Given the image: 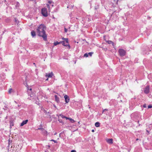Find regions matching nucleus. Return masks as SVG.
I'll return each mask as SVG.
<instances>
[{
    "mask_svg": "<svg viewBox=\"0 0 152 152\" xmlns=\"http://www.w3.org/2000/svg\"><path fill=\"white\" fill-rule=\"evenodd\" d=\"M46 29V27L43 24L40 25L37 29V32L38 33V35L42 37L45 41H46L47 40V35L45 31Z\"/></svg>",
    "mask_w": 152,
    "mask_h": 152,
    "instance_id": "nucleus-1",
    "label": "nucleus"
},
{
    "mask_svg": "<svg viewBox=\"0 0 152 152\" xmlns=\"http://www.w3.org/2000/svg\"><path fill=\"white\" fill-rule=\"evenodd\" d=\"M62 39H63V41L61 42L63 45L65 46H68V48L70 49V46L69 43L68 39L67 38H63Z\"/></svg>",
    "mask_w": 152,
    "mask_h": 152,
    "instance_id": "nucleus-2",
    "label": "nucleus"
},
{
    "mask_svg": "<svg viewBox=\"0 0 152 152\" xmlns=\"http://www.w3.org/2000/svg\"><path fill=\"white\" fill-rule=\"evenodd\" d=\"M47 7L48 8V10L49 12L50 11V7H53L54 6V3L52 2V1H48V3L47 4Z\"/></svg>",
    "mask_w": 152,
    "mask_h": 152,
    "instance_id": "nucleus-3",
    "label": "nucleus"
},
{
    "mask_svg": "<svg viewBox=\"0 0 152 152\" xmlns=\"http://www.w3.org/2000/svg\"><path fill=\"white\" fill-rule=\"evenodd\" d=\"M41 13L42 15L45 17H46L48 15V11L46 8H44L42 9L41 10Z\"/></svg>",
    "mask_w": 152,
    "mask_h": 152,
    "instance_id": "nucleus-4",
    "label": "nucleus"
},
{
    "mask_svg": "<svg viewBox=\"0 0 152 152\" xmlns=\"http://www.w3.org/2000/svg\"><path fill=\"white\" fill-rule=\"evenodd\" d=\"M118 52L120 55L121 56H124L126 53V51L122 49H119L118 50Z\"/></svg>",
    "mask_w": 152,
    "mask_h": 152,
    "instance_id": "nucleus-5",
    "label": "nucleus"
},
{
    "mask_svg": "<svg viewBox=\"0 0 152 152\" xmlns=\"http://www.w3.org/2000/svg\"><path fill=\"white\" fill-rule=\"evenodd\" d=\"M144 92L146 94H148L150 91V88L149 86H146L144 89Z\"/></svg>",
    "mask_w": 152,
    "mask_h": 152,
    "instance_id": "nucleus-6",
    "label": "nucleus"
},
{
    "mask_svg": "<svg viewBox=\"0 0 152 152\" xmlns=\"http://www.w3.org/2000/svg\"><path fill=\"white\" fill-rule=\"evenodd\" d=\"M65 101L66 103L69 102V97L67 95H65L64 96Z\"/></svg>",
    "mask_w": 152,
    "mask_h": 152,
    "instance_id": "nucleus-7",
    "label": "nucleus"
},
{
    "mask_svg": "<svg viewBox=\"0 0 152 152\" xmlns=\"http://www.w3.org/2000/svg\"><path fill=\"white\" fill-rule=\"evenodd\" d=\"M30 93L29 94H28V95L30 96L31 97L30 99H33L36 98V96L34 95V93Z\"/></svg>",
    "mask_w": 152,
    "mask_h": 152,
    "instance_id": "nucleus-8",
    "label": "nucleus"
},
{
    "mask_svg": "<svg viewBox=\"0 0 152 152\" xmlns=\"http://www.w3.org/2000/svg\"><path fill=\"white\" fill-rule=\"evenodd\" d=\"M106 141L108 143L112 144L113 143V139L112 138L107 139L106 140Z\"/></svg>",
    "mask_w": 152,
    "mask_h": 152,
    "instance_id": "nucleus-9",
    "label": "nucleus"
},
{
    "mask_svg": "<svg viewBox=\"0 0 152 152\" xmlns=\"http://www.w3.org/2000/svg\"><path fill=\"white\" fill-rule=\"evenodd\" d=\"M28 121V120H26L25 121H23V122L20 124V126H23L24 125L26 124Z\"/></svg>",
    "mask_w": 152,
    "mask_h": 152,
    "instance_id": "nucleus-10",
    "label": "nucleus"
},
{
    "mask_svg": "<svg viewBox=\"0 0 152 152\" xmlns=\"http://www.w3.org/2000/svg\"><path fill=\"white\" fill-rule=\"evenodd\" d=\"M55 101L57 103H58L59 102V98L56 95L55 96Z\"/></svg>",
    "mask_w": 152,
    "mask_h": 152,
    "instance_id": "nucleus-11",
    "label": "nucleus"
},
{
    "mask_svg": "<svg viewBox=\"0 0 152 152\" xmlns=\"http://www.w3.org/2000/svg\"><path fill=\"white\" fill-rule=\"evenodd\" d=\"M31 34L33 37H35L36 35L35 32L34 31H31Z\"/></svg>",
    "mask_w": 152,
    "mask_h": 152,
    "instance_id": "nucleus-12",
    "label": "nucleus"
},
{
    "mask_svg": "<svg viewBox=\"0 0 152 152\" xmlns=\"http://www.w3.org/2000/svg\"><path fill=\"white\" fill-rule=\"evenodd\" d=\"M27 92L28 94H29L30 93H31L32 92V89L31 88H29L28 87H27Z\"/></svg>",
    "mask_w": 152,
    "mask_h": 152,
    "instance_id": "nucleus-13",
    "label": "nucleus"
},
{
    "mask_svg": "<svg viewBox=\"0 0 152 152\" xmlns=\"http://www.w3.org/2000/svg\"><path fill=\"white\" fill-rule=\"evenodd\" d=\"M53 73L52 72L48 73L47 75V76L49 77H52L53 76Z\"/></svg>",
    "mask_w": 152,
    "mask_h": 152,
    "instance_id": "nucleus-14",
    "label": "nucleus"
},
{
    "mask_svg": "<svg viewBox=\"0 0 152 152\" xmlns=\"http://www.w3.org/2000/svg\"><path fill=\"white\" fill-rule=\"evenodd\" d=\"M62 43V42L60 41V42H55L54 43V45L56 46L59 44H60Z\"/></svg>",
    "mask_w": 152,
    "mask_h": 152,
    "instance_id": "nucleus-15",
    "label": "nucleus"
},
{
    "mask_svg": "<svg viewBox=\"0 0 152 152\" xmlns=\"http://www.w3.org/2000/svg\"><path fill=\"white\" fill-rule=\"evenodd\" d=\"M100 123L99 122H97L95 123V125L96 127H99L100 126Z\"/></svg>",
    "mask_w": 152,
    "mask_h": 152,
    "instance_id": "nucleus-16",
    "label": "nucleus"
},
{
    "mask_svg": "<svg viewBox=\"0 0 152 152\" xmlns=\"http://www.w3.org/2000/svg\"><path fill=\"white\" fill-rule=\"evenodd\" d=\"M67 119H69L72 123H73L75 122L74 121L73 119L69 118H67Z\"/></svg>",
    "mask_w": 152,
    "mask_h": 152,
    "instance_id": "nucleus-17",
    "label": "nucleus"
},
{
    "mask_svg": "<svg viewBox=\"0 0 152 152\" xmlns=\"http://www.w3.org/2000/svg\"><path fill=\"white\" fill-rule=\"evenodd\" d=\"M20 5V4L19 2H17L15 5V7L16 9L19 7Z\"/></svg>",
    "mask_w": 152,
    "mask_h": 152,
    "instance_id": "nucleus-18",
    "label": "nucleus"
},
{
    "mask_svg": "<svg viewBox=\"0 0 152 152\" xmlns=\"http://www.w3.org/2000/svg\"><path fill=\"white\" fill-rule=\"evenodd\" d=\"M107 42L109 44H112L113 45L114 43L111 41L108 40L107 41Z\"/></svg>",
    "mask_w": 152,
    "mask_h": 152,
    "instance_id": "nucleus-19",
    "label": "nucleus"
},
{
    "mask_svg": "<svg viewBox=\"0 0 152 152\" xmlns=\"http://www.w3.org/2000/svg\"><path fill=\"white\" fill-rule=\"evenodd\" d=\"M60 116H61V117L62 118H66V119H67V117L63 115H60Z\"/></svg>",
    "mask_w": 152,
    "mask_h": 152,
    "instance_id": "nucleus-20",
    "label": "nucleus"
},
{
    "mask_svg": "<svg viewBox=\"0 0 152 152\" xmlns=\"http://www.w3.org/2000/svg\"><path fill=\"white\" fill-rule=\"evenodd\" d=\"M13 91V90H12V88H10L9 90V93L10 94Z\"/></svg>",
    "mask_w": 152,
    "mask_h": 152,
    "instance_id": "nucleus-21",
    "label": "nucleus"
},
{
    "mask_svg": "<svg viewBox=\"0 0 152 152\" xmlns=\"http://www.w3.org/2000/svg\"><path fill=\"white\" fill-rule=\"evenodd\" d=\"M88 53H85L84 55V57H87L88 56Z\"/></svg>",
    "mask_w": 152,
    "mask_h": 152,
    "instance_id": "nucleus-22",
    "label": "nucleus"
},
{
    "mask_svg": "<svg viewBox=\"0 0 152 152\" xmlns=\"http://www.w3.org/2000/svg\"><path fill=\"white\" fill-rule=\"evenodd\" d=\"M88 53V56L89 55L90 56H91L92 55V54L93 53V52H89Z\"/></svg>",
    "mask_w": 152,
    "mask_h": 152,
    "instance_id": "nucleus-23",
    "label": "nucleus"
},
{
    "mask_svg": "<svg viewBox=\"0 0 152 152\" xmlns=\"http://www.w3.org/2000/svg\"><path fill=\"white\" fill-rule=\"evenodd\" d=\"M15 21L17 23H19L18 21L17 20V19L16 18H15Z\"/></svg>",
    "mask_w": 152,
    "mask_h": 152,
    "instance_id": "nucleus-24",
    "label": "nucleus"
},
{
    "mask_svg": "<svg viewBox=\"0 0 152 152\" xmlns=\"http://www.w3.org/2000/svg\"><path fill=\"white\" fill-rule=\"evenodd\" d=\"M148 108H152V106L151 105H149L148 106Z\"/></svg>",
    "mask_w": 152,
    "mask_h": 152,
    "instance_id": "nucleus-25",
    "label": "nucleus"
},
{
    "mask_svg": "<svg viewBox=\"0 0 152 152\" xmlns=\"http://www.w3.org/2000/svg\"><path fill=\"white\" fill-rule=\"evenodd\" d=\"M51 141H53L55 143H57V141L56 140H51Z\"/></svg>",
    "mask_w": 152,
    "mask_h": 152,
    "instance_id": "nucleus-26",
    "label": "nucleus"
},
{
    "mask_svg": "<svg viewBox=\"0 0 152 152\" xmlns=\"http://www.w3.org/2000/svg\"><path fill=\"white\" fill-rule=\"evenodd\" d=\"M146 131H147V132L148 133L146 134H147V135H148L150 134L148 130H146Z\"/></svg>",
    "mask_w": 152,
    "mask_h": 152,
    "instance_id": "nucleus-27",
    "label": "nucleus"
},
{
    "mask_svg": "<svg viewBox=\"0 0 152 152\" xmlns=\"http://www.w3.org/2000/svg\"><path fill=\"white\" fill-rule=\"evenodd\" d=\"M67 29L66 28H64V31L66 33L67 32Z\"/></svg>",
    "mask_w": 152,
    "mask_h": 152,
    "instance_id": "nucleus-28",
    "label": "nucleus"
},
{
    "mask_svg": "<svg viewBox=\"0 0 152 152\" xmlns=\"http://www.w3.org/2000/svg\"><path fill=\"white\" fill-rule=\"evenodd\" d=\"M143 107H144V108H146V105L145 104H144L143 105Z\"/></svg>",
    "mask_w": 152,
    "mask_h": 152,
    "instance_id": "nucleus-29",
    "label": "nucleus"
},
{
    "mask_svg": "<svg viewBox=\"0 0 152 152\" xmlns=\"http://www.w3.org/2000/svg\"><path fill=\"white\" fill-rule=\"evenodd\" d=\"M107 111V109H104L103 110L102 113H103L105 111Z\"/></svg>",
    "mask_w": 152,
    "mask_h": 152,
    "instance_id": "nucleus-30",
    "label": "nucleus"
},
{
    "mask_svg": "<svg viewBox=\"0 0 152 152\" xmlns=\"http://www.w3.org/2000/svg\"><path fill=\"white\" fill-rule=\"evenodd\" d=\"M71 152H76V151L75 150H73Z\"/></svg>",
    "mask_w": 152,
    "mask_h": 152,
    "instance_id": "nucleus-31",
    "label": "nucleus"
},
{
    "mask_svg": "<svg viewBox=\"0 0 152 152\" xmlns=\"http://www.w3.org/2000/svg\"><path fill=\"white\" fill-rule=\"evenodd\" d=\"M91 131L92 132H94V130L93 129V130H92Z\"/></svg>",
    "mask_w": 152,
    "mask_h": 152,
    "instance_id": "nucleus-32",
    "label": "nucleus"
},
{
    "mask_svg": "<svg viewBox=\"0 0 152 152\" xmlns=\"http://www.w3.org/2000/svg\"><path fill=\"white\" fill-rule=\"evenodd\" d=\"M47 146L48 147V148H49L50 147V146L49 145H48Z\"/></svg>",
    "mask_w": 152,
    "mask_h": 152,
    "instance_id": "nucleus-33",
    "label": "nucleus"
},
{
    "mask_svg": "<svg viewBox=\"0 0 152 152\" xmlns=\"http://www.w3.org/2000/svg\"><path fill=\"white\" fill-rule=\"evenodd\" d=\"M10 125H12V126H13V124H10Z\"/></svg>",
    "mask_w": 152,
    "mask_h": 152,
    "instance_id": "nucleus-34",
    "label": "nucleus"
},
{
    "mask_svg": "<svg viewBox=\"0 0 152 152\" xmlns=\"http://www.w3.org/2000/svg\"><path fill=\"white\" fill-rule=\"evenodd\" d=\"M5 109H7V107H5Z\"/></svg>",
    "mask_w": 152,
    "mask_h": 152,
    "instance_id": "nucleus-35",
    "label": "nucleus"
},
{
    "mask_svg": "<svg viewBox=\"0 0 152 152\" xmlns=\"http://www.w3.org/2000/svg\"><path fill=\"white\" fill-rule=\"evenodd\" d=\"M57 134V133H55L54 134V135H56Z\"/></svg>",
    "mask_w": 152,
    "mask_h": 152,
    "instance_id": "nucleus-36",
    "label": "nucleus"
},
{
    "mask_svg": "<svg viewBox=\"0 0 152 152\" xmlns=\"http://www.w3.org/2000/svg\"><path fill=\"white\" fill-rule=\"evenodd\" d=\"M139 140L138 138L136 139V140Z\"/></svg>",
    "mask_w": 152,
    "mask_h": 152,
    "instance_id": "nucleus-37",
    "label": "nucleus"
},
{
    "mask_svg": "<svg viewBox=\"0 0 152 152\" xmlns=\"http://www.w3.org/2000/svg\"><path fill=\"white\" fill-rule=\"evenodd\" d=\"M15 103H16V101H15Z\"/></svg>",
    "mask_w": 152,
    "mask_h": 152,
    "instance_id": "nucleus-38",
    "label": "nucleus"
},
{
    "mask_svg": "<svg viewBox=\"0 0 152 152\" xmlns=\"http://www.w3.org/2000/svg\"><path fill=\"white\" fill-rule=\"evenodd\" d=\"M38 129H40V128H39Z\"/></svg>",
    "mask_w": 152,
    "mask_h": 152,
    "instance_id": "nucleus-39",
    "label": "nucleus"
},
{
    "mask_svg": "<svg viewBox=\"0 0 152 152\" xmlns=\"http://www.w3.org/2000/svg\"><path fill=\"white\" fill-rule=\"evenodd\" d=\"M46 80H48V79H46Z\"/></svg>",
    "mask_w": 152,
    "mask_h": 152,
    "instance_id": "nucleus-40",
    "label": "nucleus"
}]
</instances>
